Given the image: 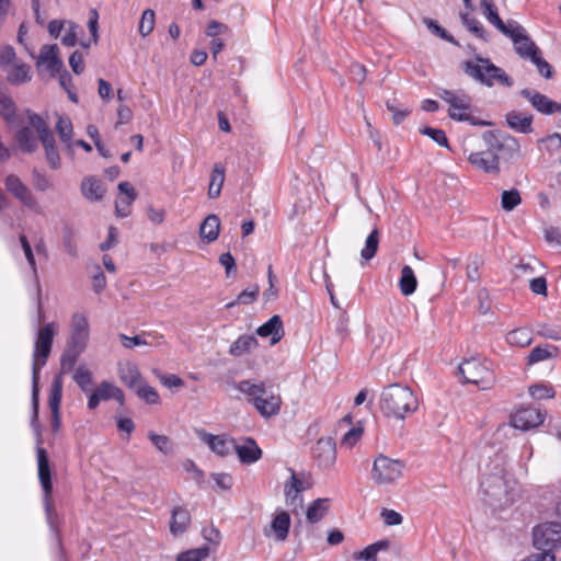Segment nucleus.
<instances>
[{
  "instance_id": "0e129e2a",
  "label": "nucleus",
  "mask_w": 561,
  "mask_h": 561,
  "mask_svg": "<svg viewBox=\"0 0 561 561\" xmlns=\"http://www.w3.org/2000/svg\"><path fill=\"white\" fill-rule=\"evenodd\" d=\"M202 537L209 543L215 545L216 547L219 546L221 541V534L218 528L215 526L210 527H204L202 529Z\"/></svg>"
},
{
  "instance_id": "b1692460",
  "label": "nucleus",
  "mask_w": 561,
  "mask_h": 561,
  "mask_svg": "<svg viewBox=\"0 0 561 561\" xmlns=\"http://www.w3.org/2000/svg\"><path fill=\"white\" fill-rule=\"evenodd\" d=\"M468 160L472 165L488 173L499 171V158L490 150L472 152Z\"/></svg>"
},
{
  "instance_id": "603ef678",
  "label": "nucleus",
  "mask_w": 561,
  "mask_h": 561,
  "mask_svg": "<svg viewBox=\"0 0 561 561\" xmlns=\"http://www.w3.org/2000/svg\"><path fill=\"white\" fill-rule=\"evenodd\" d=\"M522 203V197L516 188L503 191L501 196L502 208L506 211H512Z\"/></svg>"
},
{
  "instance_id": "680f3d73",
  "label": "nucleus",
  "mask_w": 561,
  "mask_h": 561,
  "mask_svg": "<svg viewBox=\"0 0 561 561\" xmlns=\"http://www.w3.org/2000/svg\"><path fill=\"white\" fill-rule=\"evenodd\" d=\"M536 67L540 76H542L546 79H550L553 76L552 67L548 61H546L542 56L541 51L537 53L534 57L529 59Z\"/></svg>"
},
{
  "instance_id": "13d9d810",
  "label": "nucleus",
  "mask_w": 561,
  "mask_h": 561,
  "mask_svg": "<svg viewBox=\"0 0 561 561\" xmlns=\"http://www.w3.org/2000/svg\"><path fill=\"white\" fill-rule=\"evenodd\" d=\"M78 24L72 21H67V25L64 28L66 32L60 36L61 44L67 47H73L78 43Z\"/></svg>"
},
{
  "instance_id": "ea45409f",
  "label": "nucleus",
  "mask_w": 561,
  "mask_h": 561,
  "mask_svg": "<svg viewBox=\"0 0 561 561\" xmlns=\"http://www.w3.org/2000/svg\"><path fill=\"white\" fill-rule=\"evenodd\" d=\"M15 138L23 151L32 153L37 149V140L28 127H22L19 129Z\"/></svg>"
},
{
  "instance_id": "864d4df0",
  "label": "nucleus",
  "mask_w": 561,
  "mask_h": 561,
  "mask_svg": "<svg viewBox=\"0 0 561 561\" xmlns=\"http://www.w3.org/2000/svg\"><path fill=\"white\" fill-rule=\"evenodd\" d=\"M148 438L153 444V446L163 455H170L172 453L173 445L171 439L167 435H160L154 432H149Z\"/></svg>"
},
{
  "instance_id": "1a4fd4ad",
  "label": "nucleus",
  "mask_w": 561,
  "mask_h": 561,
  "mask_svg": "<svg viewBox=\"0 0 561 561\" xmlns=\"http://www.w3.org/2000/svg\"><path fill=\"white\" fill-rule=\"evenodd\" d=\"M533 541L537 550L554 553L561 546V524L551 522L536 526L533 530Z\"/></svg>"
},
{
  "instance_id": "e2e57ef3",
  "label": "nucleus",
  "mask_w": 561,
  "mask_h": 561,
  "mask_svg": "<svg viewBox=\"0 0 561 561\" xmlns=\"http://www.w3.org/2000/svg\"><path fill=\"white\" fill-rule=\"evenodd\" d=\"M387 110L392 114V119L396 125H400L411 113L407 107H400L394 102L388 101L386 103Z\"/></svg>"
},
{
  "instance_id": "4468645a",
  "label": "nucleus",
  "mask_w": 561,
  "mask_h": 561,
  "mask_svg": "<svg viewBox=\"0 0 561 561\" xmlns=\"http://www.w3.org/2000/svg\"><path fill=\"white\" fill-rule=\"evenodd\" d=\"M312 457L321 468H329L336 460V445L332 437H321L312 448Z\"/></svg>"
},
{
  "instance_id": "9b49d317",
  "label": "nucleus",
  "mask_w": 561,
  "mask_h": 561,
  "mask_svg": "<svg viewBox=\"0 0 561 561\" xmlns=\"http://www.w3.org/2000/svg\"><path fill=\"white\" fill-rule=\"evenodd\" d=\"M7 191L26 208L39 213L38 203L30 187L15 174H9L4 179Z\"/></svg>"
},
{
  "instance_id": "9d476101",
  "label": "nucleus",
  "mask_w": 561,
  "mask_h": 561,
  "mask_svg": "<svg viewBox=\"0 0 561 561\" xmlns=\"http://www.w3.org/2000/svg\"><path fill=\"white\" fill-rule=\"evenodd\" d=\"M508 32L504 35L510 37L514 44L515 51L517 55L526 60H529L537 53L539 47L536 43L527 35L526 30L517 21L510 20Z\"/></svg>"
},
{
  "instance_id": "4d7b16f0",
  "label": "nucleus",
  "mask_w": 561,
  "mask_h": 561,
  "mask_svg": "<svg viewBox=\"0 0 561 561\" xmlns=\"http://www.w3.org/2000/svg\"><path fill=\"white\" fill-rule=\"evenodd\" d=\"M136 392L138 397L148 404H158L160 401V396L158 391L147 383L139 385L136 388Z\"/></svg>"
},
{
  "instance_id": "473e14b6",
  "label": "nucleus",
  "mask_w": 561,
  "mask_h": 561,
  "mask_svg": "<svg viewBox=\"0 0 561 561\" xmlns=\"http://www.w3.org/2000/svg\"><path fill=\"white\" fill-rule=\"evenodd\" d=\"M104 192L101 182L94 178H87L81 183V193L89 201H100Z\"/></svg>"
},
{
  "instance_id": "052dcab7",
  "label": "nucleus",
  "mask_w": 561,
  "mask_h": 561,
  "mask_svg": "<svg viewBox=\"0 0 561 561\" xmlns=\"http://www.w3.org/2000/svg\"><path fill=\"white\" fill-rule=\"evenodd\" d=\"M19 241H20L21 247L23 249L25 259H26V261H27V263H28V265H30V267L32 270V273H33L34 277L37 278V265H36L35 256H34L32 247H31L26 236L25 234H20Z\"/></svg>"
},
{
  "instance_id": "f8f14e48",
  "label": "nucleus",
  "mask_w": 561,
  "mask_h": 561,
  "mask_svg": "<svg viewBox=\"0 0 561 561\" xmlns=\"http://www.w3.org/2000/svg\"><path fill=\"white\" fill-rule=\"evenodd\" d=\"M90 337L89 321L83 313L76 312L71 317L70 335L67 346L85 351Z\"/></svg>"
},
{
  "instance_id": "ddd939ff",
  "label": "nucleus",
  "mask_w": 561,
  "mask_h": 561,
  "mask_svg": "<svg viewBox=\"0 0 561 561\" xmlns=\"http://www.w3.org/2000/svg\"><path fill=\"white\" fill-rule=\"evenodd\" d=\"M545 414L531 407L520 408L512 415L511 423L515 428L528 431L542 424Z\"/></svg>"
},
{
  "instance_id": "aec40b11",
  "label": "nucleus",
  "mask_w": 561,
  "mask_h": 561,
  "mask_svg": "<svg viewBox=\"0 0 561 561\" xmlns=\"http://www.w3.org/2000/svg\"><path fill=\"white\" fill-rule=\"evenodd\" d=\"M290 523L289 514L286 511H280L273 517L270 528H264V535L266 537L273 535L277 541H285L289 534Z\"/></svg>"
},
{
  "instance_id": "bf43d9fd",
  "label": "nucleus",
  "mask_w": 561,
  "mask_h": 561,
  "mask_svg": "<svg viewBox=\"0 0 561 561\" xmlns=\"http://www.w3.org/2000/svg\"><path fill=\"white\" fill-rule=\"evenodd\" d=\"M420 133L428 136L437 145L449 148L446 133L443 129L425 126L420 129Z\"/></svg>"
},
{
  "instance_id": "f3484780",
  "label": "nucleus",
  "mask_w": 561,
  "mask_h": 561,
  "mask_svg": "<svg viewBox=\"0 0 561 561\" xmlns=\"http://www.w3.org/2000/svg\"><path fill=\"white\" fill-rule=\"evenodd\" d=\"M137 198L136 190L128 182L118 184V196L115 201V214L125 218L130 214V206Z\"/></svg>"
},
{
  "instance_id": "6ab92c4d",
  "label": "nucleus",
  "mask_w": 561,
  "mask_h": 561,
  "mask_svg": "<svg viewBox=\"0 0 561 561\" xmlns=\"http://www.w3.org/2000/svg\"><path fill=\"white\" fill-rule=\"evenodd\" d=\"M231 446L242 463L251 465L262 457V449L252 437H247L242 445H238L234 439H231Z\"/></svg>"
},
{
  "instance_id": "a19ab883",
  "label": "nucleus",
  "mask_w": 561,
  "mask_h": 561,
  "mask_svg": "<svg viewBox=\"0 0 561 561\" xmlns=\"http://www.w3.org/2000/svg\"><path fill=\"white\" fill-rule=\"evenodd\" d=\"M0 116L8 123L15 121V104L7 91L0 87Z\"/></svg>"
},
{
  "instance_id": "79ce46f5",
  "label": "nucleus",
  "mask_w": 561,
  "mask_h": 561,
  "mask_svg": "<svg viewBox=\"0 0 561 561\" xmlns=\"http://www.w3.org/2000/svg\"><path fill=\"white\" fill-rule=\"evenodd\" d=\"M84 351L67 346L60 357V369L62 374L72 371L78 358Z\"/></svg>"
},
{
  "instance_id": "5fc2aeb1",
  "label": "nucleus",
  "mask_w": 561,
  "mask_h": 561,
  "mask_svg": "<svg viewBox=\"0 0 561 561\" xmlns=\"http://www.w3.org/2000/svg\"><path fill=\"white\" fill-rule=\"evenodd\" d=\"M43 503H44L47 523L49 524L53 531L56 534L58 541H60V538L58 535V529H57L58 514L51 503V496L43 495Z\"/></svg>"
},
{
  "instance_id": "39448f33",
  "label": "nucleus",
  "mask_w": 561,
  "mask_h": 561,
  "mask_svg": "<svg viewBox=\"0 0 561 561\" xmlns=\"http://www.w3.org/2000/svg\"><path fill=\"white\" fill-rule=\"evenodd\" d=\"M437 95L449 104L448 116L457 122H469L473 126L489 125L486 122L478 121L470 114L472 106L471 96L465 91L442 89Z\"/></svg>"
},
{
  "instance_id": "0eeeda50",
  "label": "nucleus",
  "mask_w": 561,
  "mask_h": 561,
  "mask_svg": "<svg viewBox=\"0 0 561 561\" xmlns=\"http://www.w3.org/2000/svg\"><path fill=\"white\" fill-rule=\"evenodd\" d=\"M480 488L483 494L489 497V505L502 508L514 503L513 488L503 472L484 476Z\"/></svg>"
},
{
  "instance_id": "a18cd8bd",
  "label": "nucleus",
  "mask_w": 561,
  "mask_h": 561,
  "mask_svg": "<svg viewBox=\"0 0 561 561\" xmlns=\"http://www.w3.org/2000/svg\"><path fill=\"white\" fill-rule=\"evenodd\" d=\"M379 245V231L375 228L367 237L365 247L360 251V256L365 261L371 260L378 250Z\"/></svg>"
},
{
  "instance_id": "3c124183",
  "label": "nucleus",
  "mask_w": 561,
  "mask_h": 561,
  "mask_svg": "<svg viewBox=\"0 0 561 561\" xmlns=\"http://www.w3.org/2000/svg\"><path fill=\"white\" fill-rule=\"evenodd\" d=\"M528 392L536 400L552 399L556 396V390L550 383L531 385Z\"/></svg>"
},
{
  "instance_id": "69168bd1",
  "label": "nucleus",
  "mask_w": 561,
  "mask_h": 561,
  "mask_svg": "<svg viewBox=\"0 0 561 561\" xmlns=\"http://www.w3.org/2000/svg\"><path fill=\"white\" fill-rule=\"evenodd\" d=\"M33 183L37 191L45 192L51 187V181L48 179L47 175L38 172L33 171Z\"/></svg>"
},
{
  "instance_id": "412c9836",
  "label": "nucleus",
  "mask_w": 561,
  "mask_h": 561,
  "mask_svg": "<svg viewBox=\"0 0 561 561\" xmlns=\"http://www.w3.org/2000/svg\"><path fill=\"white\" fill-rule=\"evenodd\" d=\"M37 469L38 479L43 489V495L51 496L53 483H51V471L49 466V459L47 451L43 447H37Z\"/></svg>"
},
{
  "instance_id": "6e6d98bb",
  "label": "nucleus",
  "mask_w": 561,
  "mask_h": 561,
  "mask_svg": "<svg viewBox=\"0 0 561 561\" xmlns=\"http://www.w3.org/2000/svg\"><path fill=\"white\" fill-rule=\"evenodd\" d=\"M154 21H156L154 11L151 9H146L141 14V19L139 21V26H138V30H139V33L141 34V36L145 37L153 31Z\"/></svg>"
},
{
  "instance_id": "c85d7f7f",
  "label": "nucleus",
  "mask_w": 561,
  "mask_h": 561,
  "mask_svg": "<svg viewBox=\"0 0 561 561\" xmlns=\"http://www.w3.org/2000/svg\"><path fill=\"white\" fill-rule=\"evenodd\" d=\"M559 348L556 345L543 344L534 347L527 356V364L534 365L550 358L557 357Z\"/></svg>"
},
{
  "instance_id": "393cba45",
  "label": "nucleus",
  "mask_w": 561,
  "mask_h": 561,
  "mask_svg": "<svg viewBox=\"0 0 561 561\" xmlns=\"http://www.w3.org/2000/svg\"><path fill=\"white\" fill-rule=\"evenodd\" d=\"M480 8L486 21L492 24L503 35L508 32L510 21L504 23L500 18L497 7L493 0H480Z\"/></svg>"
},
{
  "instance_id": "37998d69",
  "label": "nucleus",
  "mask_w": 561,
  "mask_h": 561,
  "mask_svg": "<svg viewBox=\"0 0 561 561\" xmlns=\"http://www.w3.org/2000/svg\"><path fill=\"white\" fill-rule=\"evenodd\" d=\"M210 553V548L208 545H203L198 548L188 549L180 552L176 556V561H203Z\"/></svg>"
},
{
  "instance_id": "20e7f679",
  "label": "nucleus",
  "mask_w": 561,
  "mask_h": 561,
  "mask_svg": "<svg viewBox=\"0 0 561 561\" xmlns=\"http://www.w3.org/2000/svg\"><path fill=\"white\" fill-rule=\"evenodd\" d=\"M462 70L474 81L492 88L500 84L506 88L514 85V80L501 67L494 65L489 58L476 56L474 60L462 64Z\"/></svg>"
},
{
  "instance_id": "49530a36",
  "label": "nucleus",
  "mask_w": 561,
  "mask_h": 561,
  "mask_svg": "<svg viewBox=\"0 0 561 561\" xmlns=\"http://www.w3.org/2000/svg\"><path fill=\"white\" fill-rule=\"evenodd\" d=\"M307 486L298 476L291 471L289 480L285 483L284 493L287 500H295L299 493L305 491Z\"/></svg>"
},
{
  "instance_id": "338daca9",
  "label": "nucleus",
  "mask_w": 561,
  "mask_h": 561,
  "mask_svg": "<svg viewBox=\"0 0 561 561\" xmlns=\"http://www.w3.org/2000/svg\"><path fill=\"white\" fill-rule=\"evenodd\" d=\"M211 478L216 485L224 491L230 490L233 485V478L229 473H213Z\"/></svg>"
},
{
  "instance_id": "8fccbe9b",
  "label": "nucleus",
  "mask_w": 561,
  "mask_h": 561,
  "mask_svg": "<svg viewBox=\"0 0 561 561\" xmlns=\"http://www.w3.org/2000/svg\"><path fill=\"white\" fill-rule=\"evenodd\" d=\"M30 79V67L26 64L15 65L8 72V80L12 84H20L28 81Z\"/></svg>"
},
{
  "instance_id": "4c0bfd02",
  "label": "nucleus",
  "mask_w": 561,
  "mask_h": 561,
  "mask_svg": "<svg viewBox=\"0 0 561 561\" xmlns=\"http://www.w3.org/2000/svg\"><path fill=\"white\" fill-rule=\"evenodd\" d=\"M224 182H225V169L221 164H215L211 175H210V183L208 186V197L209 198L219 197Z\"/></svg>"
},
{
  "instance_id": "c03bdc74",
  "label": "nucleus",
  "mask_w": 561,
  "mask_h": 561,
  "mask_svg": "<svg viewBox=\"0 0 561 561\" xmlns=\"http://www.w3.org/2000/svg\"><path fill=\"white\" fill-rule=\"evenodd\" d=\"M62 397V382L60 376L55 377L51 382L48 405L51 412H58Z\"/></svg>"
},
{
  "instance_id": "2eb2a0df",
  "label": "nucleus",
  "mask_w": 561,
  "mask_h": 561,
  "mask_svg": "<svg viewBox=\"0 0 561 561\" xmlns=\"http://www.w3.org/2000/svg\"><path fill=\"white\" fill-rule=\"evenodd\" d=\"M520 95L529 101L531 106L543 115L561 112V104L550 100L547 95L531 89H523Z\"/></svg>"
},
{
  "instance_id": "7c9ffc66",
  "label": "nucleus",
  "mask_w": 561,
  "mask_h": 561,
  "mask_svg": "<svg viewBox=\"0 0 561 561\" xmlns=\"http://www.w3.org/2000/svg\"><path fill=\"white\" fill-rule=\"evenodd\" d=\"M220 229V219L217 215H208L199 227V234L207 242L217 240Z\"/></svg>"
},
{
  "instance_id": "de8ad7c7",
  "label": "nucleus",
  "mask_w": 561,
  "mask_h": 561,
  "mask_svg": "<svg viewBox=\"0 0 561 561\" xmlns=\"http://www.w3.org/2000/svg\"><path fill=\"white\" fill-rule=\"evenodd\" d=\"M72 378L83 392H88L93 383L92 373L84 365L76 368Z\"/></svg>"
},
{
  "instance_id": "f257e3e1",
  "label": "nucleus",
  "mask_w": 561,
  "mask_h": 561,
  "mask_svg": "<svg viewBox=\"0 0 561 561\" xmlns=\"http://www.w3.org/2000/svg\"><path fill=\"white\" fill-rule=\"evenodd\" d=\"M55 322H49L39 328L36 332L32 355V427L39 433L38 409H39V377L41 370L46 365L51 353L54 337L56 335Z\"/></svg>"
},
{
  "instance_id": "423d86ee",
  "label": "nucleus",
  "mask_w": 561,
  "mask_h": 561,
  "mask_svg": "<svg viewBox=\"0 0 561 561\" xmlns=\"http://www.w3.org/2000/svg\"><path fill=\"white\" fill-rule=\"evenodd\" d=\"M465 383L476 385L481 390H489L495 383V375L490 360L478 358L465 359L458 366Z\"/></svg>"
},
{
  "instance_id": "72a5a7b5",
  "label": "nucleus",
  "mask_w": 561,
  "mask_h": 561,
  "mask_svg": "<svg viewBox=\"0 0 561 561\" xmlns=\"http://www.w3.org/2000/svg\"><path fill=\"white\" fill-rule=\"evenodd\" d=\"M506 342L511 346L526 347L533 342L531 331L527 328H518L506 334Z\"/></svg>"
},
{
  "instance_id": "6e6552de",
  "label": "nucleus",
  "mask_w": 561,
  "mask_h": 561,
  "mask_svg": "<svg viewBox=\"0 0 561 561\" xmlns=\"http://www.w3.org/2000/svg\"><path fill=\"white\" fill-rule=\"evenodd\" d=\"M404 468L405 463L402 460L380 454L374 460L371 479L378 485L391 484L402 477Z\"/></svg>"
},
{
  "instance_id": "a211bd4d",
  "label": "nucleus",
  "mask_w": 561,
  "mask_h": 561,
  "mask_svg": "<svg viewBox=\"0 0 561 561\" xmlns=\"http://www.w3.org/2000/svg\"><path fill=\"white\" fill-rule=\"evenodd\" d=\"M192 523L190 511L182 505H176L171 510L169 529L173 537H180L187 531Z\"/></svg>"
},
{
  "instance_id": "4be33fe9",
  "label": "nucleus",
  "mask_w": 561,
  "mask_h": 561,
  "mask_svg": "<svg viewBox=\"0 0 561 561\" xmlns=\"http://www.w3.org/2000/svg\"><path fill=\"white\" fill-rule=\"evenodd\" d=\"M256 333L261 337H271V344L273 345L278 343L285 334L282 318L278 314L273 316L257 328Z\"/></svg>"
},
{
  "instance_id": "58836bf2",
  "label": "nucleus",
  "mask_w": 561,
  "mask_h": 561,
  "mask_svg": "<svg viewBox=\"0 0 561 561\" xmlns=\"http://www.w3.org/2000/svg\"><path fill=\"white\" fill-rule=\"evenodd\" d=\"M56 131L59 135L60 140L70 148L72 142V136H73V127L72 123L69 117L59 115L58 121L56 123Z\"/></svg>"
},
{
  "instance_id": "a878e982",
  "label": "nucleus",
  "mask_w": 561,
  "mask_h": 561,
  "mask_svg": "<svg viewBox=\"0 0 561 561\" xmlns=\"http://www.w3.org/2000/svg\"><path fill=\"white\" fill-rule=\"evenodd\" d=\"M506 123L515 131L529 134L533 131V115L523 114L518 111H511L506 114Z\"/></svg>"
},
{
  "instance_id": "09e8293b",
  "label": "nucleus",
  "mask_w": 561,
  "mask_h": 561,
  "mask_svg": "<svg viewBox=\"0 0 561 561\" xmlns=\"http://www.w3.org/2000/svg\"><path fill=\"white\" fill-rule=\"evenodd\" d=\"M259 293H260V287H259V285L255 284V285L251 286L250 288L242 290L237 296V299L234 301H231L226 305V308L229 309V308L234 307L236 305H250L257 299Z\"/></svg>"
},
{
  "instance_id": "2f4dec72",
  "label": "nucleus",
  "mask_w": 561,
  "mask_h": 561,
  "mask_svg": "<svg viewBox=\"0 0 561 561\" xmlns=\"http://www.w3.org/2000/svg\"><path fill=\"white\" fill-rule=\"evenodd\" d=\"M203 440L208 445L211 451L220 457H225L230 454L231 439L228 440L224 436L203 433Z\"/></svg>"
},
{
  "instance_id": "dca6fc26",
  "label": "nucleus",
  "mask_w": 561,
  "mask_h": 561,
  "mask_svg": "<svg viewBox=\"0 0 561 561\" xmlns=\"http://www.w3.org/2000/svg\"><path fill=\"white\" fill-rule=\"evenodd\" d=\"M59 49L56 44L44 45L41 48L39 55L37 57V67L43 65L46 66V69L49 71L51 76L60 72L64 69V62L58 56Z\"/></svg>"
},
{
  "instance_id": "e433bc0d",
  "label": "nucleus",
  "mask_w": 561,
  "mask_h": 561,
  "mask_svg": "<svg viewBox=\"0 0 561 561\" xmlns=\"http://www.w3.org/2000/svg\"><path fill=\"white\" fill-rule=\"evenodd\" d=\"M460 19L462 24L468 28V31L473 33L478 38L482 39L485 43L490 41V34L483 27L479 20H477L476 18H471L468 12H461Z\"/></svg>"
},
{
  "instance_id": "c9c22d12",
  "label": "nucleus",
  "mask_w": 561,
  "mask_h": 561,
  "mask_svg": "<svg viewBox=\"0 0 561 561\" xmlns=\"http://www.w3.org/2000/svg\"><path fill=\"white\" fill-rule=\"evenodd\" d=\"M417 286L415 274L411 266L404 265L401 270V277L399 279V287L404 296L412 295Z\"/></svg>"
},
{
  "instance_id": "5701e85b",
  "label": "nucleus",
  "mask_w": 561,
  "mask_h": 561,
  "mask_svg": "<svg viewBox=\"0 0 561 561\" xmlns=\"http://www.w3.org/2000/svg\"><path fill=\"white\" fill-rule=\"evenodd\" d=\"M30 124L36 129L38 138L44 149H50L56 147L54 134L49 129L46 122L36 113L28 112Z\"/></svg>"
},
{
  "instance_id": "bb28decb",
  "label": "nucleus",
  "mask_w": 561,
  "mask_h": 561,
  "mask_svg": "<svg viewBox=\"0 0 561 561\" xmlns=\"http://www.w3.org/2000/svg\"><path fill=\"white\" fill-rule=\"evenodd\" d=\"M331 500L319 497L310 503L306 512V519L309 524L319 523L329 512Z\"/></svg>"
},
{
  "instance_id": "f704fd0d",
  "label": "nucleus",
  "mask_w": 561,
  "mask_h": 561,
  "mask_svg": "<svg viewBox=\"0 0 561 561\" xmlns=\"http://www.w3.org/2000/svg\"><path fill=\"white\" fill-rule=\"evenodd\" d=\"M95 392L99 394L101 400H110L114 399L119 404H124L125 397L122 389L116 387L115 385L108 382V381H102L98 388L95 389Z\"/></svg>"
},
{
  "instance_id": "774afa93",
  "label": "nucleus",
  "mask_w": 561,
  "mask_h": 561,
  "mask_svg": "<svg viewBox=\"0 0 561 561\" xmlns=\"http://www.w3.org/2000/svg\"><path fill=\"white\" fill-rule=\"evenodd\" d=\"M69 66L76 75L84 71L83 55L79 50H75L69 57Z\"/></svg>"
},
{
  "instance_id": "c756f323",
  "label": "nucleus",
  "mask_w": 561,
  "mask_h": 561,
  "mask_svg": "<svg viewBox=\"0 0 561 561\" xmlns=\"http://www.w3.org/2000/svg\"><path fill=\"white\" fill-rule=\"evenodd\" d=\"M118 374L122 382L128 388L136 389L139 386L141 375L136 364L126 363L124 365H119Z\"/></svg>"
},
{
  "instance_id": "f03ea898",
  "label": "nucleus",
  "mask_w": 561,
  "mask_h": 561,
  "mask_svg": "<svg viewBox=\"0 0 561 561\" xmlns=\"http://www.w3.org/2000/svg\"><path fill=\"white\" fill-rule=\"evenodd\" d=\"M379 408L386 417L402 421L419 409V399L410 387L391 383L381 391Z\"/></svg>"
},
{
  "instance_id": "cd10ccee",
  "label": "nucleus",
  "mask_w": 561,
  "mask_h": 561,
  "mask_svg": "<svg viewBox=\"0 0 561 561\" xmlns=\"http://www.w3.org/2000/svg\"><path fill=\"white\" fill-rule=\"evenodd\" d=\"M259 342L254 335L243 334L240 335L229 348V354L234 357L242 356L256 348Z\"/></svg>"
},
{
  "instance_id": "7ed1b4c3",
  "label": "nucleus",
  "mask_w": 561,
  "mask_h": 561,
  "mask_svg": "<svg viewBox=\"0 0 561 561\" xmlns=\"http://www.w3.org/2000/svg\"><path fill=\"white\" fill-rule=\"evenodd\" d=\"M234 388L247 397L248 402L262 417L270 419L280 412V396L268 389L264 381L245 379L237 382Z\"/></svg>"
}]
</instances>
